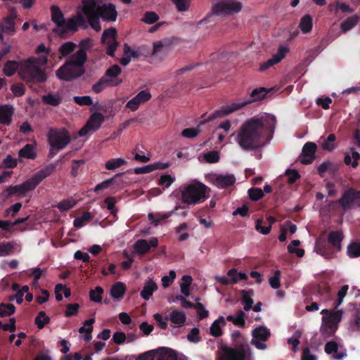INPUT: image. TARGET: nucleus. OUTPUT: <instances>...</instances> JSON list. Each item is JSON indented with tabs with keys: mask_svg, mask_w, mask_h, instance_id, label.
I'll return each mask as SVG.
<instances>
[{
	"mask_svg": "<svg viewBox=\"0 0 360 360\" xmlns=\"http://www.w3.org/2000/svg\"><path fill=\"white\" fill-rule=\"evenodd\" d=\"M360 159V154L353 148L351 150V155L347 154L345 156L344 162L347 165H351L356 168L358 166V161Z\"/></svg>",
	"mask_w": 360,
	"mask_h": 360,
	"instance_id": "39",
	"label": "nucleus"
},
{
	"mask_svg": "<svg viewBox=\"0 0 360 360\" xmlns=\"http://www.w3.org/2000/svg\"><path fill=\"white\" fill-rule=\"evenodd\" d=\"M77 45L72 41H67L60 45L58 49L59 53L62 57H67L71 53H75Z\"/></svg>",
	"mask_w": 360,
	"mask_h": 360,
	"instance_id": "34",
	"label": "nucleus"
},
{
	"mask_svg": "<svg viewBox=\"0 0 360 360\" xmlns=\"http://www.w3.org/2000/svg\"><path fill=\"white\" fill-rule=\"evenodd\" d=\"M79 309V304L77 303L68 304L66 306V310L65 315L66 317H71L78 314Z\"/></svg>",
	"mask_w": 360,
	"mask_h": 360,
	"instance_id": "60",
	"label": "nucleus"
},
{
	"mask_svg": "<svg viewBox=\"0 0 360 360\" xmlns=\"http://www.w3.org/2000/svg\"><path fill=\"white\" fill-rule=\"evenodd\" d=\"M42 101L51 106H58L62 103L63 98L58 93H49L42 96Z\"/></svg>",
	"mask_w": 360,
	"mask_h": 360,
	"instance_id": "32",
	"label": "nucleus"
},
{
	"mask_svg": "<svg viewBox=\"0 0 360 360\" xmlns=\"http://www.w3.org/2000/svg\"><path fill=\"white\" fill-rule=\"evenodd\" d=\"M56 169V165L50 164L37 173H35L31 178L29 179L34 189L46 177L49 176Z\"/></svg>",
	"mask_w": 360,
	"mask_h": 360,
	"instance_id": "20",
	"label": "nucleus"
},
{
	"mask_svg": "<svg viewBox=\"0 0 360 360\" xmlns=\"http://www.w3.org/2000/svg\"><path fill=\"white\" fill-rule=\"evenodd\" d=\"M98 20L100 18L106 22H115L117 17V12L115 6L112 4H104L98 6Z\"/></svg>",
	"mask_w": 360,
	"mask_h": 360,
	"instance_id": "17",
	"label": "nucleus"
},
{
	"mask_svg": "<svg viewBox=\"0 0 360 360\" xmlns=\"http://www.w3.org/2000/svg\"><path fill=\"white\" fill-rule=\"evenodd\" d=\"M240 293L242 295V302L244 304V309L248 311L252 308V304L254 303L253 299L252 298L253 291L252 290H242Z\"/></svg>",
	"mask_w": 360,
	"mask_h": 360,
	"instance_id": "35",
	"label": "nucleus"
},
{
	"mask_svg": "<svg viewBox=\"0 0 360 360\" xmlns=\"http://www.w3.org/2000/svg\"><path fill=\"white\" fill-rule=\"evenodd\" d=\"M175 179L173 178L170 174H163L160 176L158 180V184L163 186L165 188H168L174 181Z\"/></svg>",
	"mask_w": 360,
	"mask_h": 360,
	"instance_id": "64",
	"label": "nucleus"
},
{
	"mask_svg": "<svg viewBox=\"0 0 360 360\" xmlns=\"http://www.w3.org/2000/svg\"><path fill=\"white\" fill-rule=\"evenodd\" d=\"M135 360H178V354L170 348L162 347L142 353Z\"/></svg>",
	"mask_w": 360,
	"mask_h": 360,
	"instance_id": "11",
	"label": "nucleus"
},
{
	"mask_svg": "<svg viewBox=\"0 0 360 360\" xmlns=\"http://www.w3.org/2000/svg\"><path fill=\"white\" fill-rule=\"evenodd\" d=\"M276 120L274 115L252 117L238 129L236 141L244 150H256L264 147L272 138Z\"/></svg>",
	"mask_w": 360,
	"mask_h": 360,
	"instance_id": "1",
	"label": "nucleus"
},
{
	"mask_svg": "<svg viewBox=\"0 0 360 360\" xmlns=\"http://www.w3.org/2000/svg\"><path fill=\"white\" fill-rule=\"evenodd\" d=\"M14 114V109L12 105H4L0 106V124L10 125L12 122V117Z\"/></svg>",
	"mask_w": 360,
	"mask_h": 360,
	"instance_id": "24",
	"label": "nucleus"
},
{
	"mask_svg": "<svg viewBox=\"0 0 360 360\" xmlns=\"http://www.w3.org/2000/svg\"><path fill=\"white\" fill-rule=\"evenodd\" d=\"M347 254L349 257H360V243H352L347 247Z\"/></svg>",
	"mask_w": 360,
	"mask_h": 360,
	"instance_id": "53",
	"label": "nucleus"
},
{
	"mask_svg": "<svg viewBox=\"0 0 360 360\" xmlns=\"http://www.w3.org/2000/svg\"><path fill=\"white\" fill-rule=\"evenodd\" d=\"M102 44L104 45L106 48V54L111 57H114L115 52L117 49L119 42L117 41H112L102 43Z\"/></svg>",
	"mask_w": 360,
	"mask_h": 360,
	"instance_id": "55",
	"label": "nucleus"
},
{
	"mask_svg": "<svg viewBox=\"0 0 360 360\" xmlns=\"http://www.w3.org/2000/svg\"><path fill=\"white\" fill-rule=\"evenodd\" d=\"M316 250L317 253L323 256L326 259L332 258L336 251L333 247L327 244L326 242L319 243L316 245Z\"/></svg>",
	"mask_w": 360,
	"mask_h": 360,
	"instance_id": "28",
	"label": "nucleus"
},
{
	"mask_svg": "<svg viewBox=\"0 0 360 360\" xmlns=\"http://www.w3.org/2000/svg\"><path fill=\"white\" fill-rule=\"evenodd\" d=\"M213 184L218 188H226L235 184L236 179L232 174H214L211 179Z\"/></svg>",
	"mask_w": 360,
	"mask_h": 360,
	"instance_id": "19",
	"label": "nucleus"
},
{
	"mask_svg": "<svg viewBox=\"0 0 360 360\" xmlns=\"http://www.w3.org/2000/svg\"><path fill=\"white\" fill-rule=\"evenodd\" d=\"M17 165V160L8 155L1 162V168L13 169L15 168Z\"/></svg>",
	"mask_w": 360,
	"mask_h": 360,
	"instance_id": "56",
	"label": "nucleus"
},
{
	"mask_svg": "<svg viewBox=\"0 0 360 360\" xmlns=\"http://www.w3.org/2000/svg\"><path fill=\"white\" fill-rule=\"evenodd\" d=\"M299 27L303 33L307 34L312 29L311 16L309 14L304 15L300 20Z\"/></svg>",
	"mask_w": 360,
	"mask_h": 360,
	"instance_id": "40",
	"label": "nucleus"
},
{
	"mask_svg": "<svg viewBox=\"0 0 360 360\" xmlns=\"http://www.w3.org/2000/svg\"><path fill=\"white\" fill-rule=\"evenodd\" d=\"M203 157L208 163H216L219 160V155L217 150L209 151L205 153Z\"/></svg>",
	"mask_w": 360,
	"mask_h": 360,
	"instance_id": "58",
	"label": "nucleus"
},
{
	"mask_svg": "<svg viewBox=\"0 0 360 360\" xmlns=\"http://www.w3.org/2000/svg\"><path fill=\"white\" fill-rule=\"evenodd\" d=\"M354 305V319L351 321V327L354 330H360V303Z\"/></svg>",
	"mask_w": 360,
	"mask_h": 360,
	"instance_id": "41",
	"label": "nucleus"
},
{
	"mask_svg": "<svg viewBox=\"0 0 360 360\" xmlns=\"http://www.w3.org/2000/svg\"><path fill=\"white\" fill-rule=\"evenodd\" d=\"M220 323L222 325L226 324L225 319L223 316L219 317V319L214 321L210 326V334L215 338L220 337L222 335V330L219 326Z\"/></svg>",
	"mask_w": 360,
	"mask_h": 360,
	"instance_id": "37",
	"label": "nucleus"
},
{
	"mask_svg": "<svg viewBox=\"0 0 360 360\" xmlns=\"http://www.w3.org/2000/svg\"><path fill=\"white\" fill-rule=\"evenodd\" d=\"M103 293V289L100 286H96L94 290H90L89 298L92 302H101Z\"/></svg>",
	"mask_w": 360,
	"mask_h": 360,
	"instance_id": "49",
	"label": "nucleus"
},
{
	"mask_svg": "<svg viewBox=\"0 0 360 360\" xmlns=\"http://www.w3.org/2000/svg\"><path fill=\"white\" fill-rule=\"evenodd\" d=\"M73 101L76 104H77L80 106H84V105L89 106V105H92V103H93L92 98L89 96H76L73 97Z\"/></svg>",
	"mask_w": 360,
	"mask_h": 360,
	"instance_id": "54",
	"label": "nucleus"
},
{
	"mask_svg": "<svg viewBox=\"0 0 360 360\" xmlns=\"http://www.w3.org/2000/svg\"><path fill=\"white\" fill-rule=\"evenodd\" d=\"M219 360H254V357L248 343L239 340L235 347H226Z\"/></svg>",
	"mask_w": 360,
	"mask_h": 360,
	"instance_id": "7",
	"label": "nucleus"
},
{
	"mask_svg": "<svg viewBox=\"0 0 360 360\" xmlns=\"http://www.w3.org/2000/svg\"><path fill=\"white\" fill-rule=\"evenodd\" d=\"M158 246V238L153 237L149 240V241L146 239H139L134 243L133 248L135 253L143 255L148 253L151 248H157Z\"/></svg>",
	"mask_w": 360,
	"mask_h": 360,
	"instance_id": "16",
	"label": "nucleus"
},
{
	"mask_svg": "<svg viewBox=\"0 0 360 360\" xmlns=\"http://www.w3.org/2000/svg\"><path fill=\"white\" fill-rule=\"evenodd\" d=\"M75 205L73 200H63L58 203L56 207L60 211H68L72 208Z\"/></svg>",
	"mask_w": 360,
	"mask_h": 360,
	"instance_id": "59",
	"label": "nucleus"
},
{
	"mask_svg": "<svg viewBox=\"0 0 360 360\" xmlns=\"http://www.w3.org/2000/svg\"><path fill=\"white\" fill-rule=\"evenodd\" d=\"M50 321V318L46 314L45 311H41L36 316L34 323L39 329H42L45 325L49 323Z\"/></svg>",
	"mask_w": 360,
	"mask_h": 360,
	"instance_id": "43",
	"label": "nucleus"
},
{
	"mask_svg": "<svg viewBox=\"0 0 360 360\" xmlns=\"http://www.w3.org/2000/svg\"><path fill=\"white\" fill-rule=\"evenodd\" d=\"M127 164V161L122 158H113L105 162V168L108 170H114Z\"/></svg>",
	"mask_w": 360,
	"mask_h": 360,
	"instance_id": "46",
	"label": "nucleus"
},
{
	"mask_svg": "<svg viewBox=\"0 0 360 360\" xmlns=\"http://www.w3.org/2000/svg\"><path fill=\"white\" fill-rule=\"evenodd\" d=\"M270 337V331L265 327L260 326L252 330V339L265 342Z\"/></svg>",
	"mask_w": 360,
	"mask_h": 360,
	"instance_id": "33",
	"label": "nucleus"
},
{
	"mask_svg": "<svg viewBox=\"0 0 360 360\" xmlns=\"http://www.w3.org/2000/svg\"><path fill=\"white\" fill-rule=\"evenodd\" d=\"M104 119V116L101 112H94L84 126L79 131V136H84L91 131H96L100 129Z\"/></svg>",
	"mask_w": 360,
	"mask_h": 360,
	"instance_id": "15",
	"label": "nucleus"
},
{
	"mask_svg": "<svg viewBox=\"0 0 360 360\" xmlns=\"http://www.w3.org/2000/svg\"><path fill=\"white\" fill-rule=\"evenodd\" d=\"M210 188L204 184L193 181L184 186L181 191V202L187 205L203 202L210 197Z\"/></svg>",
	"mask_w": 360,
	"mask_h": 360,
	"instance_id": "5",
	"label": "nucleus"
},
{
	"mask_svg": "<svg viewBox=\"0 0 360 360\" xmlns=\"http://www.w3.org/2000/svg\"><path fill=\"white\" fill-rule=\"evenodd\" d=\"M248 193L250 199L252 201H257L264 196L263 191L259 188H250Z\"/></svg>",
	"mask_w": 360,
	"mask_h": 360,
	"instance_id": "50",
	"label": "nucleus"
},
{
	"mask_svg": "<svg viewBox=\"0 0 360 360\" xmlns=\"http://www.w3.org/2000/svg\"><path fill=\"white\" fill-rule=\"evenodd\" d=\"M280 278L281 271L279 270H276L274 276L269 278V282L272 288L278 289L281 286Z\"/></svg>",
	"mask_w": 360,
	"mask_h": 360,
	"instance_id": "62",
	"label": "nucleus"
},
{
	"mask_svg": "<svg viewBox=\"0 0 360 360\" xmlns=\"http://www.w3.org/2000/svg\"><path fill=\"white\" fill-rule=\"evenodd\" d=\"M89 25V22L86 21L85 17L82 14L79 13L69 18L68 20H65V25L63 27H61L58 34L63 35L69 30L74 32L77 31L79 27L85 30Z\"/></svg>",
	"mask_w": 360,
	"mask_h": 360,
	"instance_id": "14",
	"label": "nucleus"
},
{
	"mask_svg": "<svg viewBox=\"0 0 360 360\" xmlns=\"http://www.w3.org/2000/svg\"><path fill=\"white\" fill-rule=\"evenodd\" d=\"M336 140V136L334 134H330L328 136L327 139L324 141L322 144L323 150L331 151L335 148L334 142Z\"/></svg>",
	"mask_w": 360,
	"mask_h": 360,
	"instance_id": "51",
	"label": "nucleus"
},
{
	"mask_svg": "<svg viewBox=\"0 0 360 360\" xmlns=\"http://www.w3.org/2000/svg\"><path fill=\"white\" fill-rule=\"evenodd\" d=\"M15 307L13 304L0 303V317H6L13 314Z\"/></svg>",
	"mask_w": 360,
	"mask_h": 360,
	"instance_id": "47",
	"label": "nucleus"
},
{
	"mask_svg": "<svg viewBox=\"0 0 360 360\" xmlns=\"http://www.w3.org/2000/svg\"><path fill=\"white\" fill-rule=\"evenodd\" d=\"M47 62V56L30 57L22 60L19 76L27 83H44L47 80V75L42 66H44Z\"/></svg>",
	"mask_w": 360,
	"mask_h": 360,
	"instance_id": "3",
	"label": "nucleus"
},
{
	"mask_svg": "<svg viewBox=\"0 0 360 360\" xmlns=\"http://www.w3.org/2000/svg\"><path fill=\"white\" fill-rule=\"evenodd\" d=\"M101 43L117 41V30L114 27L106 29L103 31L101 37Z\"/></svg>",
	"mask_w": 360,
	"mask_h": 360,
	"instance_id": "42",
	"label": "nucleus"
},
{
	"mask_svg": "<svg viewBox=\"0 0 360 360\" xmlns=\"http://www.w3.org/2000/svg\"><path fill=\"white\" fill-rule=\"evenodd\" d=\"M300 241L299 240H293L288 245V251L290 253H295L298 257H302L304 255V250L295 247L300 245Z\"/></svg>",
	"mask_w": 360,
	"mask_h": 360,
	"instance_id": "48",
	"label": "nucleus"
},
{
	"mask_svg": "<svg viewBox=\"0 0 360 360\" xmlns=\"http://www.w3.org/2000/svg\"><path fill=\"white\" fill-rule=\"evenodd\" d=\"M289 49L285 46H280L278 49V52L274 54L267 61L262 63L259 67L261 72H264L273 65L278 63L283 58H285V55L288 53Z\"/></svg>",
	"mask_w": 360,
	"mask_h": 360,
	"instance_id": "18",
	"label": "nucleus"
},
{
	"mask_svg": "<svg viewBox=\"0 0 360 360\" xmlns=\"http://www.w3.org/2000/svg\"><path fill=\"white\" fill-rule=\"evenodd\" d=\"M14 242H2L0 243V255L6 256L11 255L15 249Z\"/></svg>",
	"mask_w": 360,
	"mask_h": 360,
	"instance_id": "44",
	"label": "nucleus"
},
{
	"mask_svg": "<svg viewBox=\"0 0 360 360\" xmlns=\"http://www.w3.org/2000/svg\"><path fill=\"white\" fill-rule=\"evenodd\" d=\"M122 73V68L117 64L108 68L98 81L93 84L91 90L95 94H99L107 87H116L123 82L119 76Z\"/></svg>",
	"mask_w": 360,
	"mask_h": 360,
	"instance_id": "6",
	"label": "nucleus"
},
{
	"mask_svg": "<svg viewBox=\"0 0 360 360\" xmlns=\"http://www.w3.org/2000/svg\"><path fill=\"white\" fill-rule=\"evenodd\" d=\"M359 20L360 18L356 15L347 18L340 25L341 31L346 32L352 30L358 24Z\"/></svg>",
	"mask_w": 360,
	"mask_h": 360,
	"instance_id": "36",
	"label": "nucleus"
},
{
	"mask_svg": "<svg viewBox=\"0 0 360 360\" xmlns=\"http://www.w3.org/2000/svg\"><path fill=\"white\" fill-rule=\"evenodd\" d=\"M317 146L316 143L313 142L306 143L302 151V155L300 158V161L302 164L309 165L312 163L315 158V153L316 151Z\"/></svg>",
	"mask_w": 360,
	"mask_h": 360,
	"instance_id": "21",
	"label": "nucleus"
},
{
	"mask_svg": "<svg viewBox=\"0 0 360 360\" xmlns=\"http://www.w3.org/2000/svg\"><path fill=\"white\" fill-rule=\"evenodd\" d=\"M126 292V285L124 283L117 281L110 288V294L114 299L122 298Z\"/></svg>",
	"mask_w": 360,
	"mask_h": 360,
	"instance_id": "31",
	"label": "nucleus"
},
{
	"mask_svg": "<svg viewBox=\"0 0 360 360\" xmlns=\"http://www.w3.org/2000/svg\"><path fill=\"white\" fill-rule=\"evenodd\" d=\"M187 340L193 343H198L201 340L200 330L198 328H193L187 335Z\"/></svg>",
	"mask_w": 360,
	"mask_h": 360,
	"instance_id": "57",
	"label": "nucleus"
},
{
	"mask_svg": "<svg viewBox=\"0 0 360 360\" xmlns=\"http://www.w3.org/2000/svg\"><path fill=\"white\" fill-rule=\"evenodd\" d=\"M85 162L84 160H73L72 165L70 171V174L72 176H77L78 175L79 171L82 169V167L84 166Z\"/></svg>",
	"mask_w": 360,
	"mask_h": 360,
	"instance_id": "61",
	"label": "nucleus"
},
{
	"mask_svg": "<svg viewBox=\"0 0 360 360\" xmlns=\"http://www.w3.org/2000/svg\"><path fill=\"white\" fill-rule=\"evenodd\" d=\"M20 158L34 160L36 158L37 155L34 152V146L32 144H26L18 152Z\"/></svg>",
	"mask_w": 360,
	"mask_h": 360,
	"instance_id": "38",
	"label": "nucleus"
},
{
	"mask_svg": "<svg viewBox=\"0 0 360 360\" xmlns=\"http://www.w3.org/2000/svg\"><path fill=\"white\" fill-rule=\"evenodd\" d=\"M316 290L321 301L327 302L332 300L330 287L328 283L325 282L320 283L317 286Z\"/></svg>",
	"mask_w": 360,
	"mask_h": 360,
	"instance_id": "30",
	"label": "nucleus"
},
{
	"mask_svg": "<svg viewBox=\"0 0 360 360\" xmlns=\"http://www.w3.org/2000/svg\"><path fill=\"white\" fill-rule=\"evenodd\" d=\"M11 90L16 97L22 96L25 94V88L23 84L22 83H18L14 84L11 86Z\"/></svg>",
	"mask_w": 360,
	"mask_h": 360,
	"instance_id": "63",
	"label": "nucleus"
},
{
	"mask_svg": "<svg viewBox=\"0 0 360 360\" xmlns=\"http://www.w3.org/2000/svg\"><path fill=\"white\" fill-rule=\"evenodd\" d=\"M157 290V283L155 281H153V279H149L144 283L143 288L141 291L140 295L143 300H148L153 295V292Z\"/></svg>",
	"mask_w": 360,
	"mask_h": 360,
	"instance_id": "26",
	"label": "nucleus"
},
{
	"mask_svg": "<svg viewBox=\"0 0 360 360\" xmlns=\"http://www.w3.org/2000/svg\"><path fill=\"white\" fill-rule=\"evenodd\" d=\"M34 190L30 181L27 179L21 184L11 185L6 187L1 193L0 199L4 202L7 200L8 198L13 196L17 198H22L26 196L27 193L33 191Z\"/></svg>",
	"mask_w": 360,
	"mask_h": 360,
	"instance_id": "10",
	"label": "nucleus"
},
{
	"mask_svg": "<svg viewBox=\"0 0 360 360\" xmlns=\"http://www.w3.org/2000/svg\"><path fill=\"white\" fill-rule=\"evenodd\" d=\"M344 236L342 231H332L328 234V243L336 252H339L341 250V242Z\"/></svg>",
	"mask_w": 360,
	"mask_h": 360,
	"instance_id": "23",
	"label": "nucleus"
},
{
	"mask_svg": "<svg viewBox=\"0 0 360 360\" xmlns=\"http://www.w3.org/2000/svg\"><path fill=\"white\" fill-rule=\"evenodd\" d=\"M15 16H7L4 19V22L0 23V31L8 34L10 35H13L15 32Z\"/></svg>",
	"mask_w": 360,
	"mask_h": 360,
	"instance_id": "29",
	"label": "nucleus"
},
{
	"mask_svg": "<svg viewBox=\"0 0 360 360\" xmlns=\"http://www.w3.org/2000/svg\"><path fill=\"white\" fill-rule=\"evenodd\" d=\"M159 20V15L153 11H147L145 13L141 21L152 25Z\"/></svg>",
	"mask_w": 360,
	"mask_h": 360,
	"instance_id": "52",
	"label": "nucleus"
},
{
	"mask_svg": "<svg viewBox=\"0 0 360 360\" xmlns=\"http://www.w3.org/2000/svg\"><path fill=\"white\" fill-rule=\"evenodd\" d=\"M338 204L344 210H347L353 206H360V191L349 188L345 191L342 197L336 201H330L328 205L334 203Z\"/></svg>",
	"mask_w": 360,
	"mask_h": 360,
	"instance_id": "13",
	"label": "nucleus"
},
{
	"mask_svg": "<svg viewBox=\"0 0 360 360\" xmlns=\"http://www.w3.org/2000/svg\"><path fill=\"white\" fill-rule=\"evenodd\" d=\"M82 12L86 17L89 26L96 32L101 30L98 20V6L96 0H82Z\"/></svg>",
	"mask_w": 360,
	"mask_h": 360,
	"instance_id": "9",
	"label": "nucleus"
},
{
	"mask_svg": "<svg viewBox=\"0 0 360 360\" xmlns=\"http://www.w3.org/2000/svg\"><path fill=\"white\" fill-rule=\"evenodd\" d=\"M212 6V12L217 15H233L239 13L242 9V4L236 0H215Z\"/></svg>",
	"mask_w": 360,
	"mask_h": 360,
	"instance_id": "12",
	"label": "nucleus"
},
{
	"mask_svg": "<svg viewBox=\"0 0 360 360\" xmlns=\"http://www.w3.org/2000/svg\"><path fill=\"white\" fill-rule=\"evenodd\" d=\"M186 319V314L183 311L175 310L170 313V321L175 324L182 325Z\"/></svg>",
	"mask_w": 360,
	"mask_h": 360,
	"instance_id": "45",
	"label": "nucleus"
},
{
	"mask_svg": "<svg viewBox=\"0 0 360 360\" xmlns=\"http://www.w3.org/2000/svg\"><path fill=\"white\" fill-rule=\"evenodd\" d=\"M51 11V20L56 25V27L53 29L52 32L58 34L61 27H63L65 25V19L63 12L58 6H52Z\"/></svg>",
	"mask_w": 360,
	"mask_h": 360,
	"instance_id": "22",
	"label": "nucleus"
},
{
	"mask_svg": "<svg viewBox=\"0 0 360 360\" xmlns=\"http://www.w3.org/2000/svg\"><path fill=\"white\" fill-rule=\"evenodd\" d=\"M336 328L337 327L331 319H323V324L320 329L323 337L326 338L333 335Z\"/></svg>",
	"mask_w": 360,
	"mask_h": 360,
	"instance_id": "25",
	"label": "nucleus"
},
{
	"mask_svg": "<svg viewBox=\"0 0 360 360\" xmlns=\"http://www.w3.org/2000/svg\"><path fill=\"white\" fill-rule=\"evenodd\" d=\"M47 141L50 147L63 150L71 142V136L65 128H51L47 134Z\"/></svg>",
	"mask_w": 360,
	"mask_h": 360,
	"instance_id": "8",
	"label": "nucleus"
},
{
	"mask_svg": "<svg viewBox=\"0 0 360 360\" xmlns=\"http://www.w3.org/2000/svg\"><path fill=\"white\" fill-rule=\"evenodd\" d=\"M21 68V60H8L4 65L3 72L6 77H12L16 72L19 74Z\"/></svg>",
	"mask_w": 360,
	"mask_h": 360,
	"instance_id": "27",
	"label": "nucleus"
},
{
	"mask_svg": "<svg viewBox=\"0 0 360 360\" xmlns=\"http://www.w3.org/2000/svg\"><path fill=\"white\" fill-rule=\"evenodd\" d=\"M269 92V89L264 87H259L253 89L250 95V98L240 103H233L230 105L223 106L221 109L216 110L213 113L208 115L207 118L204 120L203 122H210L217 118H221L225 117L243 107L250 104L254 102L260 101L264 99Z\"/></svg>",
	"mask_w": 360,
	"mask_h": 360,
	"instance_id": "4",
	"label": "nucleus"
},
{
	"mask_svg": "<svg viewBox=\"0 0 360 360\" xmlns=\"http://www.w3.org/2000/svg\"><path fill=\"white\" fill-rule=\"evenodd\" d=\"M89 39L82 40L79 50L61 65L56 71V77L65 82L73 81L84 74V65L87 60L86 50L91 47Z\"/></svg>",
	"mask_w": 360,
	"mask_h": 360,
	"instance_id": "2",
	"label": "nucleus"
}]
</instances>
